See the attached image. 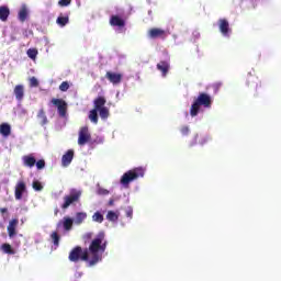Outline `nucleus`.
<instances>
[{
    "mask_svg": "<svg viewBox=\"0 0 281 281\" xmlns=\"http://www.w3.org/2000/svg\"><path fill=\"white\" fill-rule=\"evenodd\" d=\"M89 120L93 122V124H98V110L92 109L89 112Z\"/></svg>",
    "mask_w": 281,
    "mask_h": 281,
    "instance_id": "30",
    "label": "nucleus"
},
{
    "mask_svg": "<svg viewBox=\"0 0 281 281\" xmlns=\"http://www.w3.org/2000/svg\"><path fill=\"white\" fill-rule=\"evenodd\" d=\"M30 85L31 87H38V79H36V77H32L30 79Z\"/></svg>",
    "mask_w": 281,
    "mask_h": 281,
    "instance_id": "40",
    "label": "nucleus"
},
{
    "mask_svg": "<svg viewBox=\"0 0 281 281\" xmlns=\"http://www.w3.org/2000/svg\"><path fill=\"white\" fill-rule=\"evenodd\" d=\"M126 216H127V218H133V209H127L126 210Z\"/></svg>",
    "mask_w": 281,
    "mask_h": 281,
    "instance_id": "42",
    "label": "nucleus"
},
{
    "mask_svg": "<svg viewBox=\"0 0 281 281\" xmlns=\"http://www.w3.org/2000/svg\"><path fill=\"white\" fill-rule=\"evenodd\" d=\"M68 260L70 262H89V249H82V247L76 246L70 250Z\"/></svg>",
    "mask_w": 281,
    "mask_h": 281,
    "instance_id": "3",
    "label": "nucleus"
},
{
    "mask_svg": "<svg viewBox=\"0 0 281 281\" xmlns=\"http://www.w3.org/2000/svg\"><path fill=\"white\" fill-rule=\"evenodd\" d=\"M88 142H91V133H89L88 126H83L79 130L78 144L85 146Z\"/></svg>",
    "mask_w": 281,
    "mask_h": 281,
    "instance_id": "7",
    "label": "nucleus"
},
{
    "mask_svg": "<svg viewBox=\"0 0 281 281\" xmlns=\"http://www.w3.org/2000/svg\"><path fill=\"white\" fill-rule=\"evenodd\" d=\"M92 220H93L95 223H103V221H104V215H102V213H100V212H95V213L92 215Z\"/></svg>",
    "mask_w": 281,
    "mask_h": 281,
    "instance_id": "33",
    "label": "nucleus"
},
{
    "mask_svg": "<svg viewBox=\"0 0 281 281\" xmlns=\"http://www.w3.org/2000/svg\"><path fill=\"white\" fill-rule=\"evenodd\" d=\"M26 54H27L29 58H31L32 60H36V56H38V49L29 48Z\"/></svg>",
    "mask_w": 281,
    "mask_h": 281,
    "instance_id": "29",
    "label": "nucleus"
},
{
    "mask_svg": "<svg viewBox=\"0 0 281 281\" xmlns=\"http://www.w3.org/2000/svg\"><path fill=\"white\" fill-rule=\"evenodd\" d=\"M63 225L66 232H70L71 227H74V220L71 217H64Z\"/></svg>",
    "mask_w": 281,
    "mask_h": 281,
    "instance_id": "26",
    "label": "nucleus"
},
{
    "mask_svg": "<svg viewBox=\"0 0 281 281\" xmlns=\"http://www.w3.org/2000/svg\"><path fill=\"white\" fill-rule=\"evenodd\" d=\"M147 36L153 40L161 38L164 41L165 38H167L168 33L166 32V30H162L159 27H153V29H149V31L147 32Z\"/></svg>",
    "mask_w": 281,
    "mask_h": 281,
    "instance_id": "8",
    "label": "nucleus"
},
{
    "mask_svg": "<svg viewBox=\"0 0 281 281\" xmlns=\"http://www.w3.org/2000/svg\"><path fill=\"white\" fill-rule=\"evenodd\" d=\"M56 23L59 25V27H65V25L69 24V14L66 13L63 15V13H60V15L56 19Z\"/></svg>",
    "mask_w": 281,
    "mask_h": 281,
    "instance_id": "20",
    "label": "nucleus"
},
{
    "mask_svg": "<svg viewBox=\"0 0 281 281\" xmlns=\"http://www.w3.org/2000/svg\"><path fill=\"white\" fill-rule=\"evenodd\" d=\"M13 93L15 95V100H18V102H22L23 98H25V87H23V85H16L13 89Z\"/></svg>",
    "mask_w": 281,
    "mask_h": 281,
    "instance_id": "15",
    "label": "nucleus"
},
{
    "mask_svg": "<svg viewBox=\"0 0 281 281\" xmlns=\"http://www.w3.org/2000/svg\"><path fill=\"white\" fill-rule=\"evenodd\" d=\"M50 238L53 240V245H55L56 247H58V245H60V235H58L57 232H53L50 235Z\"/></svg>",
    "mask_w": 281,
    "mask_h": 281,
    "instance_id": "31",
    "label": "nucleus"
},
{
    "mask_svg": "<svg viewBox=\"0 0 281 281\" xmlns=\"http://www.w3.org/2000/svg\"><path fill=\"white\" fill-rule=\"evenodd\" d=\"M180 133H181V135H183V136H188V135H190V127H188V126H182L181 128H180Z\"/></svg>",
    "mask_w": 281,
    "mask_h": 281,
    "instance_id": "35",
    "label": "nucleus"
},
{
    "mask_svg": "<svg viewBox=\"0 0 281 281\" xmlns=\"http://www.w3.org/2000/svg\"><path fill=\"white\" fill-rule=\"evenodd\" d=\"M18 19L21 21V23H25L27 21V7L23 5L19 13H18Z\"/></svg>",
    "mask_w": 281,
    "mask_h": 281,
    "instance_id": "23",
    "label": "nucleus"
},
{
    "mask_svg": "<svg viewBox=\"0 0 281 281\" xmlns=\"http://www.w3.org/2000/svg\"><path fill=\"white\" fill-rule=\"evenodd\" d=\"M218 27L220 32L223 34V36H229V22L225 19H220L218 20Z\"/></svg>",
    "mask_w": 281,
    "mask_h": 281,
    "instance_id": "14",
    "label": "nucleus"
},
{
    "mask_svg": "<svg viewBox=\"0 0 281 281\" xmlns=\"http://www.w3.org/2000/svg\"><path fill=\"white\" fill-rule=\"evenodd\" d=\"M97 194H99L101 196H106V194H109V190H106L104 188H99L97 191Z\"/></svg>",
    "mask_w": 281,
    "mask_h": 281,
    "instance_id": "39",
    "label": "nucleus"
},
{
    "mask_svg": "<svg viewBox=\"0 0 281 281\" xmlns=\"http://www.w3.org/2000/svg\"><path fill=\"white\" fill-rule=\"evenodd\" d=\"M156 67L158 71H161L162 77L166 78L170 71V60H160Z\"/></svg>",
    "mask_w": 281,
    "mask_h": 281,
    "instance_id": "10",
    "label": "nucleus"
},
{
    "mask_svg": "<svg viewBox=\"0 0 281 281\" xmlns=\"http://www.w3.org/2000/svg\"><path fill=\"white\" fill-rule=\"evenodd\" d=\"M114 203H115V201H114L113 199L109 200V205H110V206H113Z\"/></svg>",
    "mask_w": 281,
    "mask_h": 281,
    "instance_id": "44",
    "label": "nucleus"
},
{
    "mask_svg": "<svg viewBox=\"0 0 281 281\" xmlns=\"http://www.w3.org/2000/svg\"><path fill=\"white\" fill-rule=\"evenodd\" d=\"M86 218H87V213L85 212L76 213V217H75L76 225H82Z\"/></svg>",
    "mask_w": 281,
    "mask_h": 281,
    "instance_id": "25",
    "label": "nucleus"
},
{
    "mask_svg": "<svg viewBox=\"0 0 281 281\" xmlns=\"http://www.w3.org/2000/svg\"><path fill=\"white\" fill-rule=\"evenodd\" d=\"M106 251V240H104V232H101L97 235V237L91 241L89 246L90 267L93 265H98L100 260H102V255Z\"/></svg>",
    "mask_w": 281,
    "mask_h": 281,
    "instance_id": "1",
    "label": "nucleus"
},
{
    "mask_svg": "<svg viewBox=\"0 0 281 281\" xmlns=\"http://www.w3.org/2000/svg\"><path fill=\"white\" fill-rule=\"evenodd\" d=\"M68 5H71V0H59L58 1L59 8H67Z\"/></svg>",
    "mask_w": 281,
    "mask_h": 281,
    "instance_id": "34",
    "label": "nucleus"
},
{
    "mask_svg": "<svg viewBox=\"0 0 281 281\" xmlns=\"http://www.w3.org/2000/svg\"><path fill=\"white\" fill-rule=\"evenodd\" d=\"M0 212H1V214H5L8 212V209L2 207V209H0Z\"/></svg>",
    "mask_w": 281,
    "mask_h": 281,
    "instance_id": "43",
    "label": "nucleus"
},
{
    "mask_svg": "<svg viewBox=\"0 0 281 281\" xmlns=\"http://www.w3.org/2000/svg\"><path fill=\"white\" fill-rule=\"evenodd\" d=\"M145 169L142 167L134 168L125 172L121 178L122 186H128L131 181H135V179H139V177H144Z\"/></svg>",
    "mask_w": 281,
    "mask_h": 281,
    "instance_id": "5",
    "label": "nucleus"
},
{
    "mask_svg": "<svg viewBox=\"0 0 281 281\" xmlns=\"http://www.w3.org/2000/svg\"><path fill=\"white\" fill-rule=\"evenodd\" d=\"M1 249H2L3 254H8L9 256H14V254H15L14 249L12 248V246L10 244H2Z\"/></svg>",
    "mask_w": 281,
    "mask_h": 281,
    "instance_id": "27",
    "label": "nucleus"
},
{
    "mask_svg": "<svg viewBox=\"0 0 281 281\" xmlns=\"http://www.w3.org/2000/svg\"><path fill=\"white\" fill-rule=\"evenodd\" d=\"M50 102L56 106L60 117L67 116V102H65V100L54 98Z\"/></svg>",
    "mask_w": 281,
    "mask_h": 281,
    "instance_id": "6",
    "label": "nucleus"
},
{
    "mask_svg": "<svg viewBox=\"0 0 281 281\" xmlns=\"http://www.w3.org/2000/svg\"><path fill=\"white\" fill-rule=\"evenodd\" d=\"M12 133V127L10 126V124L8 123H2L0 125V134L3 136V137H10Z\"/></svg>",
    "mask_w": 281,
    "mask_h": 281,
    "instance_id": "19",
    "label": "nucleus"
},
{
    "mask_svg": "<svg viewBox=\"0 0 281 281\" xmlns=\"http://www.w3.org/2000/svg\"><path fill=\"white\" fill-rule=\"evenodd\" d=\"M33 189H35L36 192H41V190H43V184H41V182H38V181H34Z\"/></svg>",
    "mask_w": 281,
    "mask_h": 281,
    "instance_id": "37",
    "label": "nucleus"
},
{
    "mask_svg": "<svg viewBox=\"0 0 281 281\" xmlns=\"http://www.w3.org/2000/svg\"><path fill=\"white\" fill-rule=\"evenodd\" d=\"M18 226H19V220L13 218L9 222V225L7 227L9 238H14V236H16V227Z\"/></svg>",
    "mask_w": 281,
    "mask_h": 281,
    "instance_id": "12",
    "label": "nucleus"
},
{
    "mask_svg": "<svg viewBox=\"0 0 281 281\" xmlns=\"http://www.w3.org/2000/svg\"><path fill=\"white\" fill-rule=\"evenodd\" d=\"M119 218L120 212L109 211L106 214V220L110 221L111 223H117Z\"/></svg>",
    "mask_w": 281,
    "mask_h": 281,
    "instance_id": "24",
    "label": "nucleus"
},
{
    "mask_svg": "<svg viewBox=\"0 0 281 281\" xmlns=\"http://www.w3.org/2000/svg\"><path fill=\"white\" fill-rule=\"evenodd\" d=\"M59 89L61 91H69V82H67V81L61 82L59 86Z\"/></svg>",
    "mask_w": 281,
    "mask_h": 281,
    "instance_id": "38",
    "label": "nucleus"
},
{
    "mask_svg": "<svg viewBox=\"0 0 281 281\" xmlns=\"http://www.w3.org/2000/svg\"><path fill=\"white\" fill-rule=\"evenodd\" d=\"M55 216H58V209L55 210Z\"/></svg>",
    "mask_w": 281,
    "mask_h": 281,
    "instance_id": "45",
    "label": "nucleus"
},
{
    "mask_svg": "<svg viewBox=\"0 0 281 281\" xmlns=\"http://www.w3.org/2000/svg\"><path fill=\"white\" fill-rule=\"evenodd\" d=\"M27 190V186L25 184V181L20 180L18 181V183L15 184V199L16 201H21V199H23V193L26 192Z\"/></svg>",
    "mask_w": 281,
    "mask_h": 281,
    "instance_id": "9",
    "label": "nucleus"
},
{
    "mask_svg": "<svg viewBox=\"0 0 281 281\" xmlns=\"http://www.w3.org/2000/svg\"><path fill=\"white\" fill-rule=\"evenodd\" d=\"M110 25H112V27H124L126 22L120 15H112L110 18Z\"/></svg>",
    "mask_w": 281,
    "mask_h": 281,
    "instance_id": "16",
    "label": "nucleus"
},
{
    "mask_svg": "<svg viewBox=\"0 0 281 281\" xmlns=\"http://www.w3.org/2000/svg\"><path fill=\"white\" fill-rule=\"evenodd\" d=\"M37 170H43L45 168V161L43 159H40L35 162Z\"/></svg>",
    "mask_w": 281,
    "mask_h": 281,
    "instance_id": "36",
    "label": "nucleus"
},
{
    "mask_svg": "<svg viewBox=\"0 0 281 281\" xmlns=\"http://www.w3.org/2000/svg\"><path fill=\"white\" fill-rule=\"evenodd\" d=\"M105 78L113 85H120L122 82V74L120 72L106 71Z\"/></svg>",
    "mask_w": 281,
    "mask_h": 281,
    "instance_id": "11",
    "label": "nucleus"
},
{
    "mask_svg": "<svg viewBox=\"0 0 281 281\" xmlns=\"http://www.w3.org/2000/svg\"><path fill=\"white\" fill-rule=\"evenodd\" d=\"M8 16H10V8L7 5L0 7V21H8Z\"/></svg>",
    "mask_w": 281,
    "mask_h": 281,
    "instance_id": "22",
    "label": "nucleus"
},
{
    "mask_svg": "<svg viewBox=\"0 0 281 281\" xmlns=\"http://www.w3.org/2000/svg\"><path fill=\"white\" fill-rule=\"evenodd\" d=\"M82 196V191L78 189H70L69 194L64 196V202L61 204V210H68L71 205L80 203V198Z\"/></svg>",
    "mask_w": 281,
    "mask_h": 281,
    "instance_id": "4",
    "label": "nucleus"
},
{
    "mask_svg": "<svg viewBox=\"0 0 281 281\" xmlns=\"http://www.w3.org/2000/svg\"><path fill=\"white\" fill-rule=\"evenodd\" d=\"M99 111V115L101 117V120H106L109 119V108H101Z\"/></svg>",
    "mask_w": 281,
    "mask_h": 281,
    "instance_id": "32",
    "label": "nucleus"
},
{
    "mask_svg": "<svg viewBox=\"0 0 281 281\" xmlns=\"http://www.w3.org/2000/svg\"><path fill=\"white\" fill-rule=\"evenodd\" d=\"M74 161V150L69 149L63 157H61V166L67 168Z\"/></svg>",
    "mask_w": 281,
    "mask_h": 281,
    "instance_id": "17",
    "label": "nucleus"
},
{
    "mask_svg": "<svg viewBox=\"0 0 281 281\" xmlns=\"http://www.w3.org/2000/svg\"><path fill=\"white\" fill-rule=\"evenodd\" d=\"M201 106L204 109H212V97L205 92H201L193 101L190 108L191 117H196L201 111Z\"/></svg>",
    "mask_w": 281,
    "mask_h": 281,
    "instance_id": "2",
    "label": "nucleus"
},
{
    "mask_svg": "<svg viewBox=\"0 0 281 281\" xmlns=\"http://www.w3.org/2000/svg\"><path fill=\"white\" fill-rule=\"evenodd\" d=\"M38 120H41L42 126H45L47 124V115H45V110H40L37 113Z\"/></svg>",
    "mask_w": 281,
    "mask_h": 281,
    "instance_id": "28",
    "label": "nucleus"
},
{
    "mask_svg": "<svg viewBox=\"0 0 281 281\" xmlns=\"http://www.w3.org/2000/svg\"><path fill=\"white\" fill-rule=\"evenodd\" d=\"M258 82H260L258 77H256L251 74L247 75V77H246L247 87H250V89H255V91H258Z\"/></svg>",
    "mask_w": 281,
    "mask_h": 281,
    "instance_id": "13",
    "label": "nucleus"
},
{
    "mask_svg": "<svg viewBox=\"0 0 281 281\" xmlns=\"http://www.w3.org/2000/svg\"><path fill=\"white\" fill-rule=\"evenodd\" d=\"M94 110L100 111V109H104V104H106V99L104 97H98L93 101Z\"/></svg>",
    "mask_w": 281,
    "mask_h": 281,
    "instance_id": "21",
    "label": "nucleus"
},
{
    "mask_svg": "<svg viewBox=\"0 0 281 281\" xmlns=\"http://www.w3.org/2000/svg\"><path fill=\"white\" fill-rule=\"evenodd\" d=\"M23 165L26 166V168H34L36 166V158L32 155L23 156Z\"/></svg>",
    "mask_w": 281,
    "mask_h": 281,
    "instance_id": "18",
    "label": "nucleus"
},
{
    "mask_svg": "<svg viewBox=\"0 0 281 281\" xmlns=\"http://www.w3.org/2000/svg\"><path fill=\"white\" fill-rule=\"evenodd\" d=\"M221 87H223V83H221V82H216L213 85V89H214L215 93H217V91H218V89H221Z\"/></svg>",
    "mask_w": 281,
    "mask_h": 281,
    "instance_id": "41",
    "label": "nucleus"
}]
</instances>
